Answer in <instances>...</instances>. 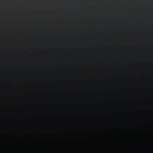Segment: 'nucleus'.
Returning a JSON list of instances; mask_svg holds the SVG:
<instances>
[{"instance_id": "1", "label": "nucleus", "mask_w": 153, "mask_h": 153, "mask_svg": "<svg viewBox=\"0 0 153 153\" xmlns=\"http://www.w3.org/2000/svg\"><path fill=\"white\" fill-rule=\"evenodd\" d=\"M105 149L99 147H67V148H55V149H58L56 151H0V153H153V151L150 148H142L141 151H134L132 148H129V150L131 152L123 150L119 152L114 149L112 150L111 151H102Z\"/></svg>"}, {"instance_id": "2", "label": "nucleus", "mask_w": 153, "mask_h": 153, "mask_svg": "<svg viewBox=\"0 0 153 153\" xmlns=\"http://www.w3.org/2000/svg\"><path fill=\"white\" fill-rule=\"evenodd\" d=\"M48 149H52V148Z\"/></svg>"}]
</instances>
